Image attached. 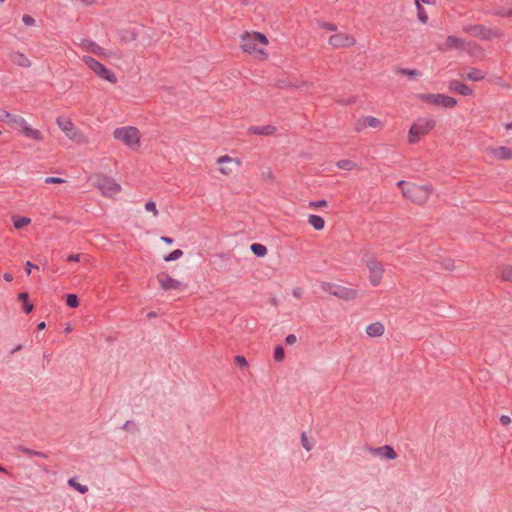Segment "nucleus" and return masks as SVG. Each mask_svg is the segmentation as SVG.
<instances>
[{"label":"nucleus","instance_id":"nucleus-3","mask_svg":"<svg viewBox=\"0 0 512 512\" xmlns=\"http://www.w3.org/2000/svg\"><path fill=\"white\" fill-rule=\"evenodd\" d=\"M397 186L406 199L418 205L424 204L430 196V189L425 185L399 181Z\"/></svg>","mask_w":512,"mask_h":512},{"label":"nucleus","instance_id":"nucleus-33","mask_svg":"<svg viewBox=\"0 0 512 512\" xmlns=\"http://www.w3.org/2000/svg\"><path fill=\"white\" fill-rule=\"evenodd\" d=\"M68 485L70 487L74 488L75 490H77L78 492H80L81 494H85L88 491V487L86 485H82V484L78 483L73 478L68 480Z\"/></svg>","mask_w":512,"mask_h":512},{"label":"nucleus","instance_id":"nucleus-29","mask_svg":"<svg viewBox=\"0 0 512 512\" xmlns=\"http://www.w3.org/2000/svg\"><path fill=\"white\" fill-rule=\"evenodd\" d=\"M379 454L386 458V459H389V460H394L396 459L397 457V454L396 452L394 451V449L391 447V446H383L381 447L379 450H378Z\"/></svg>","mask_w":512,"mask_h":512},{"label":"nucleus","instance_id":"nucleus-55","mask_svg":"<svg viewBox=\"0 0 512 512\" xmlns=\"http://www.w3.org/2000/svg\"><path fill=\"white\" fill-rule=\"evenodd\" d=\"M457 104V100L454 97H450V109Z\"/></svg>","mask_w":512,"mask_h":512},{"label":"nucleus","instance_id":"nucleus-42","mask_svg":"<svg viewBox=\"0 0 512 512\" xmlns=\"http://www.w3.org/2000/svg\"><path fill=\"white\" fill-rule=\"evenodd\" d=\"M45 183L47 184H63V183H66V180L63 179V178H60V177H46L45 178Z\"/></svg>","mask_w":512,"mask_h":512},{"label":"nucleus","instance_id":"nucleus-44","mask_svg":"<svg viewBox=\"0 0 512 512\" xmlns=\"http://www.w3.org/2000/svg\"><path fill=\"white\" fill-rule=\"evenodd\" d=\"M235 362H236L238 365H240L241 367H246V366H248V362H247V360H246V358H245L244 356H240V355L236 356V357H235Z\"/></svg>","mask_w":512,"mask_h":512},{"label":"nucleus","instance_id":"nucleus-58","mask_svg":"<svg viewBox=\"0 0 512 512\" xmlns=\"http://www.w3.org/2000/svg\"><path fill=\"white\" fill-rule=\"evenodd\" d=\"M72 331V327L70 324L67 325V327L65 328V333H70Z\"/></svg>","mask_w":512,"mask_h":512},{"label":"nucleus","instance_id":"nucleus-53","mask_svg":"<svg viewBox=\"0 0 512 512\" xmlns=\"http://www.w3.org/2000/svg\"><path fill=\"white\" fill-rule=\"evenodd\" d=\"M3 277H4L5 281H7V282H11L13 280V276L10 273H5L3 275Z\"/></svg>","mask_w":512,"mask_h":512},{"label":"nucleus","instance_id":"nucleus-30","mask_svg":"<svg viewBox=\"0 0 512 512\" xmlns=\"http://www.w3.org/2000/svg\"><path fill=\"white\" fill-rule=\"evenodd\" d=\"M250 249L258 257H264L268 253L267 248L264 245L260 244V243H253L250 246Z\"/></svg>","mask_w":512,"mask_h":512},{"label":"nucleus","instance_id":"nucleus-48","mask_svg":"<svg viewBox=\"0 0 512 512\" xmlns=\"http://www.w3.org/2000/svg\"><path fill=\"white\" fill-rule=\"evenodd\" d=\"M25 266H26V268H27V269H26V273H27V275H30V274H31V269H32V268L38 269V266H37V265H33L30 261H27V262L25 263Z\"/></svg>","mask_w":512,"mask_h":512},{"label":"nucleus","instance_id":"nucleus-56","mask_svg":"<svg viewBox=\"0 0 512 512\" xmlns=\"http://www.w3.org/2000/svg\"><path fill=\"white\" fill-rule=\"evenodd\" d=\"M506 11H507V10L502 9V10H500V11H497V12H496V14H497V15H499V16H508V15L506 14Z\"/></svg>","mask_w":512,"mask_h":512},{"label":"nucleus","instance_id":"nucleus-34","mask_svg":"<svg viewBox=\"0 0 512 512\" xmlns=\"http://www.w3.org/2000/svg\"><path fill=\"white\" fill-rule=\"evenodd\" d=\"M501 279L506 282H512V265H506L502 268Z\"/></svg>","mask_w":512,"mask_h":512},{"label":"nucleus","instance_id":"nucleus-11","mask_svg":"<svg viewBox=\"0 0 512 512\" xmlns=\"http://www.w3.org/2000/svg\"><path fill=\"white\" fill-rule=\"evenodd\" d=\"M466 32L471 35L480 38L481 40H491L493 38H499L502 36V31L499 29L488 28L483 25H470L465 28Z\"/></svg>","mask_w":512,"mask_h":512},{"label":"nucleus","instance_id":"nucleus-10","mask_svg":"<svg viewBox=\"0 0 512 512\" xmlns=\"http://www.w3.org/2000/svg\"><path fill=\"white\" fill-rule=\"evenodd\" d=\"M216 162L219 172L224 176L234 174L242 164L239 158H234L229 155L220 156Z\"/></svg>","mask_w":512,"mask_h":512},{"label":"nucleus","instance_id":"nucleus-7","mask_svg":"<svg viewBox=\"0 0 512 512\" xmlns=\"http://www.w3.org/2000/svg\"><path fill=\"white\" fill-rule=\"evenodd\" d=\"M94 186L101 192L104 197L114 198L121 191V185L114 179L107 176H100L95 182Z\"/></svg>","mask_w":512,"mask_h":512},{"label":"nucleus","instance_id":"nucleus-2","mask_svg":"<svg viewBox=\"0 0 512 512\" xmlns=\"http://www.w3.org/2000/svg\"><path fill=\"white\" fill-rule=\"evenodd\" d=\"M113 138L132 151H139L142 146V135L135 126H122L113 130Z\"/></svg>","mask_w":512,"mask_h":512},{"label":"nucleus","instance_id":"nucleus-49","mask_svg":"<svg viewBox=\"0 0 512 512\" xmlns=\"http://www.w3.org/2000/svg\"><path fill=\"white\" fill-rule=\"evenodd\" d=\"M67 260L68 261H74V262H79L81 260V255L80 254H71L67 257Z\"/></svg>","mask_w":512,"mask_h":512},{"label":"nucleus","instance_id":"nucleus-35","mask_svg":"<svg viewBox=\"0 0 512 512\" xmlns=\"http://www.w3.org/2000/svg\"><path fill=\"white\" fill-rule=\"evenodd\" d=\"M19 300L23 302V310L26 313H30L33 310V305L29 303L28 301V294L27 293H21L19 294Z\"/></svg>","mask_w":512,"mask_h":512},{"label":"nucleus","instance_id":"nucleus-60","mask_svg":"<svg viewBox=\"0 0 512 512\" xmlns=\"http://www.w3.org/2000/svg\"><path fill=\"white\" fill-rule=\"evenodd\" d=\"M506 128H507V129L512 128V123L507 124V125H506Z\"/></svg>","mask_w":512,"mask_h":512},{"label":"nucleus","instance_id":"nucleus-1","mask_svg":"<svg viewBox=\"0 0 512 512\" xmlns=\"http://www.w3.org/2000/svg\"><path fill=\"white\" fill-rule=\"evenodd\" d=\"M268 43L266 36L259 32H247L241 37V48L243 51L258 60H265L267 58L265 49Z\"/></svg>","mask_w":512,"mask_h":512},{"label":"nucleus","instance_id":"nucleus-51","mask_svg":"<svg viewBox=\"0 0 512 512\" xmlns=\"http://www.w3.org/2000/svg\"><path fill=\"white\" fill-rule=\"evenodd\" d=\"M403 73L408 76H417L419 74L417 70H404Z\"/></svg>","mask_w":512,"mask_h":512},{"label":"nucleus","instance_id":"nucleus-15","mask_svg":"<svg viewBox=\"0 0 512 512\" xmlns=\"http://www.w3.org/2000/svg\"><path fill=\"white\" fill-rule=\"evenodd\" d=\"M158 282L164 290L182 291L186 288V285L184 283L170 277L168 274L158 275Z\"/></svg>","mask_w":512,"mask_h":512},{"label":"nucleus","instance_id":"nucleus-13","mask_svg":"<svg viewBox=\"0 0 512 512\" xmlns=\"http://www.w3.org/2000/svg\"><path fill=\"white\" fill-rule=\"evenodd\" d=\"M328 43L336 49L347 48L354 46L356 39L350 34L338 32L329 37Z\"/></svg>","mask_w":512,"mask_h":512},{"label":"nucleus","instance_id":"nucleus-31","mask_svg":"<svg viewBox=\"0 0 512 512\" xmlns=\"http://www.w3.org/2000/svg\"><path fill=\"white\" fill-rule=\"evenodd\" d=\"M337 167L343 170L351 171L357 168V164L351 160L343 159L336 163Z\"/></svg>","mask_w":512,"mask_h":512},{"label":"nucleus","instance_id":"nucleus-25","mask_svg":"<svg viewBox=\"0 0 512 512\" xmlns=\"http://www.w3.org/2000/svg\"><path fill=\"white\" fill-rule=\"evenodd\" d=\"M493 155L499 160H509L512 158V149L501 146L492 150Z\"/></svg>","mask_w":512,"mask_h":512},{"label":"nucleus","instance_id":"nucleus-43","mask_svg":"<svg viewBox=\"0 0 512 512\" xmlns=\"http://www.w3.org/2000/svg\"><path fill=\"white\" fill-rule=\"evenodd\" d=\"M22 22L26 26H34L35 25V19L32 16L27 15V14L22 17Z\"/></svg>","mask_w":512,"mask_h":512},{"label":"nucleus","instance_id":"nucleus-47","mask_svg":"<svg viewBox=\"0 0 512 512\" xmlns=\"http://www.w3.org/2000/svg\"><path fill=\"white\" fill-rule=\"evenodd\" d=\"M500 423L504 426L509 425L511 423V418L507 415H502L500 417Z\"/></svg>","mask_w":512,"mask_h":512},{"label":"nucleus","instance_id":"nucleus-46","mask_svg":"<svg viewBox=\"0 0 512 512\" xmlns=\"http://www.w3.org/2000/svg\"><path fill=\"white\" fill-rule=\"evenodd\" d=\"M286 344L293 345L297 342V337L294 334H289L285 339Z\"/></svg>","mask_w":512,"mask_h":512},{"label":"nucleus","instance_id":"nucleus-18","mask_svg":"<svg viewBox=\"0 0 512 512\" xmlns=\"http://www.w3.org/2000/svg\"><path fill=\"white\" fill-rule=\"evenodd\" d=\"M21 134L26 138L36 142H41L44 140L43 132L39 129L33 128L29 123L26 124Z\"/></svg>","mask_w":512,"mask_h":512},{"label":"nucleus","instance_id":"nucleus-12","mask_svg":"<svg viewBox=\"0 0 512 512\" xmlns=\"http://www.w3.org/2000/svg\"><path fill=\"white\" fill-rule=\"evenodd\" d=\"M466 51L471 56H476L481 52L480 46L473 41H465L464 39L450 35V49Z\"/></svg>","mask_w":512,"mask_h":512},{"label":"nucleus","instance_id":"nucleus-9","mask_svg":"<svg viewBox=\"0 0 512 512\" xmlns=\"http://www.w3.org/2000/svg\"><path fill=\"white\" fill-rule=\"evenodd\" d=\"M365 266L368 270V279L373 287L379 286L385 272L384 265L374 258L366 261Z\"/></svg>","mask_w":512,"mask_h":512},{"label":"nucleus","instance_id":"nucleus-52","mask_svg":"<svg viewBox=\"0 0 512 512\" xmlns=\"http://www.w3.org/2000/svg\"><path fill=\"white\" fill-rule=\"evenodd\" d=\"M160 240H161L162 242L166 243V244H169V245L173 243V240H172L171 238H169V237H166V236H162V237L160 238Z\"/></svg>","mask_w":512,"mask_h":512},{"label":"nucleus","instance_id":"nucleus-59","mask_svg":"<svg viewBox=\"0 0 512 512\" xmlns=\"http://www.w3.org/2000/svg\"><path fill=\"white\" fill-rule=\"evenodd\" d=\"M506 14L507 15H512V8L511 9H507Z\"/></svg>","mask_w":512,"mask_h":512},{"label":"nucleus","instance_id":"nucleus-23","mask_svg":"<svg viewBox=\"0 0 512 512\" xmlns=\"http://www.w3.org/2000/svg\"><path fill=\"white\" fill-rule=\"evenodd\" d=\"M461 77L463 79L470 80V81H480V80L484 79L485 74L480 69L469 68L468 72L461 74Z\"/></svg>","mask_w":512,"mask_h":512},{"label":"nucleus","instance_id":"nucleus-14","mask_svg":"<svg viewBox=\"0 0 512 512\" xmlns=\"http://www.w3.org/2000/svg\"><path fill=\"white\" fill-rule=\"evenodd\" d=\"M354 128L357 132H363L366 128L381 129L383 128V123L376 117L363 116L356 120Z\"/></svg>","mask_w":512,"mask_h":512},{"label":"nucleus","instance_id":"nucleus-26","mask_svg":"<svg viewBox=\"0 0 512 512\" xmlns=\"http://www.w3.org/2000/svg\"><path fill=\"white\" fill-rule=\"evenodd\" d=\"M414 2H415V5H416V8H417V18H418V20L421 23L426 24L427 21H428V14L425 11V9L423 8L422 3H429V2L426 1V0H414Z\"/></svg>","mask_w":512,"mask_h":512},{"label":"nucleus","instance_id":"nucleus-6","mask_svg":"<svg viewBox=\"0 0 512 512\" xmlns=\"http://www.w3.org/2000/svg\"><path fill=\"white\" fill-rule=\"evenodd\" d=\"M321 289L333 296H336L342 300H354L358 297L359 293L356 289L341 286L331 282H323Z\"/></svg>","mask_w":512,"mask_h":512},{"label":"nucleus","instance_id":"nucleus-5","mask_svg":"<svg viewBox=\"0 0 512 512\" xmlns=\"http://www.w3.org/2000/svg\"><path fill=\"white\" fill-rule=\"evenodd\" d=\"M435 126V122L430 119L420 118L412 124L408 132V142L410 144L418 143L422 137L427 135Z\"/></svg>","mask_w":512,"mask_h":512},{"label":"nucleus","instance_id":"nucleus-28","mask_svg":"<svg viewBox=\"0 0 512 512\" xmlns=\"http://www.w3.org/2000/svg\"><path fill=\"white\" fill-rule=\"evenodd\" d=\"M13 225L16 229H23L31 223L28 217L12 216Z\"/></svg>","mask_w":512,"mask_h":512},{"label":"nucleus","instance_id":"nucleus-19","mask_svg":"<svg viewBox=\"0 0 512 512\" xmlns=\"http://www.w3.org/2000/svg\"><path fill=\"white\" fill-rule=\"evenodd\" d=\"M27 123L28 122L26 121V119L22 116L12 114V116L9 117L6 124L10 126L12 129L17 130L21 134Z\"/></svg>","mask_w":512,"mask_h":512},{"label":"nucleus","instance_id":"nucleus-61","mask_svg":"<svg viewBox=\"0 0 512 512\" xmlns=\"http://www.w3.org/2000/svg\"><path fill=\"white\" fill-rule=\"evenodd\" d=\"M4 469L2 467H0V471H3Z\"/></svg>","mask_w":512,"mask_h":512},{"label":"nucleus","instance_id":"nucleus-21","mask_svg":"<svg viewBox=\"0 0 512 512\" xmlns=\"http://www.w3.org/2000/svg\"><path fill=\"white\" fill-rule=\"evenodd\" d=\"M384 331L385 327L381 322L371 323L366 327V333L369 337H381Z\"/></svg>","mask_w":512,"mask_h":512},{"label":"nucleus","instance_id":"nucleus-45","mask_svg":"<svg viewBox=\"0 0 512 512\" xmlns=\"http://www.w3.org/2000/svg\"><path fill=\"white\" fill-rule=\"evenodd\" d=\"M12 114L9 112H6L4 110H0V120L7 123L9 117H11Z\"/></svg>","mask_w":512,"mask_h":512},{"label":"nucleus","instance_id":"nucleus-32","mask_svg":"<svg viewBox=\"0 0 512 512\" xmlns=\"http://www.w3.org/2000/svg\"><path fill=\"white\" fill-rule=\"evenodd\" d=\"M301 445L306 451H310L314 447L313 440L307 435L306 432L301 434Z\"/></svg>","mask_w":512,"mask_h":512},{"label":"nucleus","instance_id":"nucleus-24","mask_svg":"<svg viewBox=\"0 0 512 512\" xmlns=\"http://www.w3.org/2000/svg\"><path fill=\"white\" fill-rule=\"evenodd\" d=\"M11 61L20 67H30L31 61L21 52H14L10 56Z\"/></svg>","mask_w":512,"mask_h":512},{"label":"nucleus","instance_id":"nucleus-20","mask_svg":"<svg viewBox=\"0 0 512 512\" xmlns=\"http://www.w3.org/2000/svg\"><path fill=\"white\" fill-rule=\"evenodd\" d=\"M450 92H456L460 95L468 96L472 94V89L458 80H453L450 81Z\"/></svg>","mask_w":512,"mask_h":512},{"label":"nucleus","instance_id":"nucleus-38","mask_svg":"<svg viewBox=\"0 0 512 512\" xmlns=\"http://www.w3.org/2000/svg\"><path fill=\"white\" fill-rule=\"evenodd\" d=\"M284 358H285L284 348L282 346H280V345L276 346L275 350H274V359H275V361L281 362V361H283Z\"/></svg>","mask_w":512,"mask_h":512},{"label":"nucleus","instance_id":"nucleus-8","mask_svg":"<svg viewBox=\"0 0 512 512\" xmlns=\"http://www.w3.org/2000/svg\"><path fill=\"white\" fill-rule=\"evenodd\" d=\"M82 60L100 78L105 79L113 84L117 82L116 75L111 70H109L107 67H105L103 64H101L100 62L95 60L94 58H92L90 56H84L82 58Z\"/></svg>","mask_w":512,"mask_h":512},{"label":"nucleus","instance_id":"nucleus-41","mask_svg":"<svg viewBox=\"0 0 512 512\" xmlns=\"http://www.w3.org/2000/svg\"><path fill=\"white\" fill-rule=\"evenodd\" d=\"M328 203L326 200H320V201H313L309 203V208L311 209H318V208H325L327 207Z\"/></svg>","mask_w":512,"mask_h":512},{"label":"nucleus","instance_id":"nucleus-37","mask_svg":"<svg viewBox=\"0 0 512 512\" xmlns=\"http://www.w3.org/2000/svg\"><path fill=\"white\" fill-rule=\"evenodd\" d=\"M66 303L71 308L78 307L79 306V301H78L77 295H75V294H68L66 296Z\"/></svg>","mask_w":512,"mask_h":512},{"label":"nucleus","instance_id":"nucleus-17","mask_svg":"<svg viewBox=\"0 0 512 512\" xmlns=\"http://www.w3.org/2000/svg\"><path fill=\"white\" fill-rule=\"evenodd\" d=\"M21 134L26 138L36 142H41L44 140L43 132L39 129L33 128L29 123L26 124Z\"/></svg>","mask_w":512,"mask_h":512},{"label":"nucleus","instance_id":"nucleus-50","mask_svg":"<svg viewBox=\"0 0 512 512\" xmlns=\"http://www.w3.org/2000/svg\"><path fill=\"white\" fill-rule=\"evenodd\" d=\"M321 27L325 28V29H327L329 31H335L336 30V25L331 24V23H323V24H321Z\"/></svg>","mask_w":512,"mask_h":512},{"label":"nucleus","instance_id":"nucleus-16","mask_svg":"<svg viewBox=\"0 0 512 512\" xmlns=\"http://www.w3.org/2000/svg\"><path fill=\"white\" fill-rule=\"evenodd\" d=\"M418 98L432 106L446 107L447 98L442 94H420Z\"/></svg>","mask_w":512,"mask_h":512},{"label":"nucleus","instance_id":"nucleus-54","mask_svg":"<svg viewBox=\"0 0 512 512\" xmlns=\"http://www.w3.org/2000/svg\"><path fill=\"white\" fill-rule=\"evenodd\" d=\"M301 294H302V290H301L300 288L295 289V290L293 291V295H294L295 297H300V296H301Z\"/></svg>","mask_w":512,"mask_h":512},{"label":"nucleus","instance_id":"nucleus-22","mask_svg":"<svg viewBox=\"0 0 512 512\" xmlns=\"http://www.w3.org/2000/svg\"><path fill=\"white\" fill-rule=\"evenodd\" d=\"M276 131L275 126L266 125V126H251L249 127V132L255 135H272Z\"/></svg>","mask_w":512,"mask_h":512},{"label":"nucleus","instance_id":"nucleus-27","mask_svg":"<svg viewBox=\"0 0 512 512\" xmlns=\"http://www.w3.org/2000/svg\"><path fill=\"white\" fill-rule=\"evenodd\" d=\"M308 222L317 231H320V230L324 229L325 221H324V219L322 217H320L318 215H314V214L310 215L308 217Z\"/></svg>","mask_w":512,"mask_h":512},{"label":"nucleus","instance_id":"nucleus-39","mask_svg":"<svg viewBox=\"0 0 512 512\" xmlns=\"http://www.w3.org/2000/svg\"><path fill=\"white\" fill-rule=\"evenodd\" d=\"M145 210L148 211V212H151L153 214V217H157L159 212H158V209L156 207V203L154 201H148L146 202L145 204Z\"/></svg>","mask_w":512,"mask_h":512},{"label":"nucleus","instance_id":"nucleus-4","mask_svg":"<svg viewBox=\"0 0 512 512\" xmlns=\"http://www.w3.org/2000/svg\"><path fill=\"white\" fill-rule=\"evenodd\" d=\"M56 124L60 128V130L66 135V137L69 138L71 141L80 145H85L89 143L88 137L81 130H79L71 122V120L65 117H58L56 119Z\"/></svg>","mask_w":512,"mask_h":512},{"label":"nucleus","instance_id":"nucleus-40","mask_svg":"<svg viewBox=\"0 0 512 512\" xmlns=\"http://www.w3.org/2000/svg\"><path fill=\"white\" fill-rule=\"evenodd\" d=\"M87 50L94 53V54H97V55H104V50L103 48H101L100 46H98L97 44L95 43H89L87 46H86Z\"/></svg>","mask_w":512,"mask_h":512},{"label":"nucleus","instance_id":"nucleus-36","mask_svg":"<svg viewBox=\"0 0 512 512\" xmlns=\"http://www.w3.org/2000/svg\"><path fill=\"white\" fill-rule=\"evenodd\" d=\"M182 256H183V251L180 249H176V250L172 251L170 254H168L167 256H165L164 260L167 262L175 261V260L181 258Z\"/></svg>","mask_w":512,"mask_h":512},{"label":"nucleus","instance_id":"nucleus-57","mask_svg":"<svg viewBox=\"0 0 512 512\" xmlns=\"http://www.w3.org/2000/svg\"><path fill=\"white\" fill-rule=\"evenodd\" d=\"M45 327H46L45 322H41V323L38 324V329L39 330H43Z\"/></svg>","mask_w":512,"mask_h":512}]
</instances>
